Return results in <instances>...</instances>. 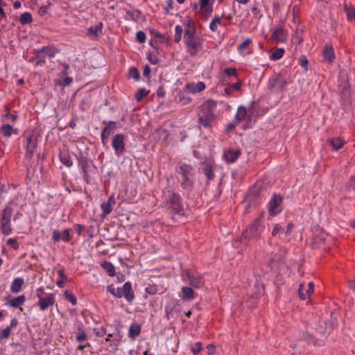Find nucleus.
I'll return each mask as SVG.
<instances>
[{
	"instance_id": "nucleus-1",
	"label": "nucleus",
	"mask_w": 355,
	"mask_h": 355,
	"mask_svg": "<svg viewBox=\"0 0 355 355\" xmlns=\"http://www.w3.org/2000/svg\"><path fill=\"white\" fill-rule=\"evenodd\" d=\"M216 107V101L208 99L205 101L198 110V123L204 128H211L215 120L216 116L214 111Z\"/></svg>"
},
{
	"instance_id": "nucleus-2",
	"label": "nucleus",
	"mask_w": 355,
	"mask_h": 355,
	"mask_svg": "<svg viewBox=\"0 0 355 355\" xmlns=\"http://www.w3.org/2000/svg\"><path fill=\"white\" fill-rule=\"evenodd\" d=\"M176 173L181 175L179 182L182 189L191 191L193 188V168L191 165L185 163L179 164L176 167Z\"/></svg>"
},
{
	"instance_id": "nucleus-3",
	"label": "nucleus",
	"mask_w": 355,
	"mask_h": 355,
	"mask_svg": "<svg viewBox=\"0 0 355 355\" xmlns=\"http://www.w3.org/2000/svg\"><path fill=\"white\" fill-rule=\"evenodd\" d=\"M164 207L172 214L184 215L182 198L178 193L171 192L168 194L164 202Z\"/></svg>"
},
{
	"instance_id": "nucleus-4",
	"label": "nucleus",
	"mask_w": 355,
	"mask_h": 355,
	"mask_svg": "<svg viewBox=\"0 0 355 355\" xmlns=\"http://www.w3.org/2000/svg\"><path fill=\"white\" fill-rule=\"evenodd\" d=\"M263 228V226L261 225L260 218H255L251 225L243 232L240 237V241L246 243L250 240L258 239Z\"/></svg>"
},
{
	"instance_id": "nucleus-5",
	"label": "nucleus",
	"mask_w": 355,
	"mask_h": 355,
	"mask_svg": "<svg viewBox=\"0 0 355 355\" xmlns=\"http://www.w3.org/2000/svg\"><path fill=\"white\" fill-rule=\"evenodd\" d=\"M287 85L286 74L283 73H275L268 80V88L274 93L282 92Z\"/></svg>"
},
{
	"instance_id": "nucleus-6",
	"label": "nucleus",
	"mask_w": 355,
	"mask_h": 355,
	"mask_svg": "<svg viewBox=\"0 0 355 355\" xmlns=\"http://www.w3.org/2000/svg\"><path fill=\"white\" fill-rule=\"evenodd\" d=\"M13 214V209L10 206H6L3 209L1 218V229L4 235H9L12 233L11 218Z\"/></svg>"
},
{
	"instance_id": "nucleus-7",
	"label": "nucleus",
	"mask_w": 355,
	"mask_h": 355,
	"mask_svg": "<svg viewBox=\"0 0 355 355\" xmlns=\"http://www.w3.org/2000/svg\"><path fill=\"white\" fill-rule=\"evenodd\" d=\"M78 167L80 168V170L83 174L84 180H85V182L87 184H89L90 183L89 171H91V168H92L91 161L89 160V159H88L87 157L81 154L78 157Z\"/></svg>"
},
{
	"instance_id": "nucleus-8",
	"label": "nucleus",
	"mask_w": 355,
	"mask_h": 355,
	"mask_svg": "<svg viewBox=\"0 0 355 355\" xmlns=\"http://www.w3.org/2000/svg\"><path fill=\"white\" fill-rule=\"evenodd\" d=\"M112 146L117 156L121 155L125 150V136L123 134H116L112 140Z\"/></svg>"
},
{
	"instance_id": "nucleus-9",
	"label": "nucleus",
	"mask_w": 355,
	"mask_h": 355,
	"mask_svg": "<svg viewBox=\"0 0 355 355\" xmlns=\"http://www.w3.org/2000/svg\"><path fill=\"white\" fill-rule=\"evenodd\" d=\"M184 42L191 56H195L201 49V39L199 37L189 39Z\"/></svg>"
},
{
	"instance_id": "nucleus-10",
	"label": "nucleus",
	"mask_w": 355,
	"mask_h": 355,
	"mask_svg": "<svg viewBox=\"0 0 355 355\" xmlns=\"http://www.w3.org/2000/svg\"><path fill=\"white\" fill-rule=\"evenodd\" d=\"M184 275L187 277L190 284L194 288H199L203 286L204 281L202 277L197 273H195L190 270H186Z\"/></svg>"
},
{
	"instance_id": "nucleus-11",
	"label": "nucleus",
	"mask_w": 355,
	"mask_h": 355,
	"mask_svg": "<svg viewBox=\"0 0 355 355\" xmlns=\"http://www.w3.org/2000/svg\"><path fill=\"white\" fill-rule=\"evenodd\" d=\"M26 157L31 159L34 153L35 149L37 147V138L34 135H31L26 137Z\"/></svg>"
},
{
	"instance_id": "nucleus-12",
	"label": "nucleus",
	"mask_w": 355,
	"mask_h": 355,
	"mask_svg": "<svg viewBox=\"0 0 355 355\" xmlns=\"http://www.w3.org/2000/svg\"><path fill=\"white\" fill-rule=\"evenodd\" d=\"M282 201V198L279 195H275L268 203V211L271 216H275L279 213L278 207Z\"/></svg>"
},
{
	"instance_id": "nucleus-13",
	"label": "nucleus",
	"mask_w": 355,
	"mask_h": 355,
	"mask_svg": "<svg viewBox=\"0 0 355 355\" xmlns=\"http://www.w3.org/2000/svg\"><path fill=\"white\" fill-rule=\"evenodd\" d=\"M287 37V33L281 26L276 27L272 33L271 38L277 42L283 43L286 42Z\"/></svg>"
},
{
	"instance_id": "nucleus-14",
	"label": "nucleus",
	"mask_w": 355,
	"mask_h": 355,
	"mask_svg": "<svg viewBox=\"0 0 355 355\" xmlns=\"http://www.w3.org/2000/svg\"><path fill=\"white\" fill-rule=\"evenodd\" d=\"M55 296L53 293L49 294V295L46 297H40V300L38 301V306L41 311H45L49 306H51L55 303Z\"/></svg>"
},
{
	"instance_id": "nucleus-15",
	"label": "nucleus",
	"mask_w": 355,
	"mask_h": 355,
	"mask_svg": "<svg viewBox=\"0 0 355 355\" xmlns=\"http://www.w3.org/2000/svg\"><path fill=\"white\" fill-rule=\"evenodd\" d=\"M237 71L235 68H226L223 71L222 81L223 84H230V81L237 78Z\"/></svg>"
},
{
	"instance_id": "nucleus-16",
	"label": "nucleus",
	"mask_w": 355,
	"mask_h": 355,
	"mask_svg": "<svg viewBox=\"0 0 355 355\" xmlns=\"http://www.w3.org/2000/svg\"><path fill=\"white\" fill-rule=\"evenodd\" d=\"M200 12L207 19L213 12V6L210 0H200Z\"/></svg>"
},
{
	"instance_id": "nucleus-17",
	"label": "nucleus",
	"mask_w": 355,
	"mask_h": 355,
	"mask_svg": "<svg viewBox=\"0 0 355 355\" xmlns=\"http://www.w3.org/2000/svg\"><path fill=\"white\" fill-rule=\"evenodd\" d=\"M121 292L128 302H131L134 300L135 294L130 282H127L124 284L123 288L121 289Z\"/></svg>"
},
{
	"instance_id": "nucleus-18",
	"label": "nucleus",
	"mask_w": 355,
	"mask_h": 355,
	"mask_svg": "<svg viewBox=\"0 0 355 355\" xmlns=\"http://www.w3.org/2000/svg\"><path fill=\"white\" fill-rule=\"evenodd\" d=\"M241 155V150L230 149L225 152L224 157L227 162L233 163Z\"/></svg>"
},
{
	"instance_id": "nucleus-19",
	"label": "nucleus",
	"mask_w": 355,
	"mask_h": 355,
	"mask_svg": "<svg viewBox=\"0 0 355 355\" xmlns=\"http://www.w3.org/2000/svg\"><path fill=\"white\" fill-rule=\"evenodd\" d=\"M0 132L5 137H10L12 134H18L17 129L8 123L3 124L0 128Z\"/></svg>"
},
{
	"instance_id": "nucleus-20",
	"label": "nucleus",
	"mask_w": 355,
	"mask_h": 355,
	"mask_svg": "<svg viewBox=\"0 0 355 355\" xmlns=\"http://www.w3.org/2000/svg\"><path fill=\"white\" fill-rule=\"evenodd\" d=\"M103 123L106 125L101 132L103 135L110 137L117 129V123L115 121L107 122L103 121Z\"/></svg>"
},
{
	"instance_id": "nucleus-21",
	"label": "nucleus",
	"mask_w": 355,
	"mask_h": 355,
	"mask_svg": "<svg viewBox=\"0 0 355 355\" xmlns=\"http://www.w3.org/2000/svg\"><path fill=\"white\" fill-rule=\"evenodd\" d=\"M313 283L309 282L308 284V288L306 289V294L304 293V285L301 284L300 285L298 293L299 297L301 300H305L308 297L313 293Z\"/></svg>"
},
{
	"instance_id": "nucleus-22",
	"label": "nucleus",
	"mask_w": 355,
	"mask_h": 355,
	"mask_svg": "<svg viewBox=\"0 0 355 355\" xmlns=\"http://www.w3.org/2000/svg\"><path fill=\"white\" fill-rule=\"evenodd\" d=\"M115 204L114 197L111 196L109 197L106 202L101 204V207L103 209V215L107 216L112 211V206Z\"/></svg>"
},
{
	"instance_id": "nucleus-23",
	"label": "nucleus",
	"mask_w": 355,
	"mask_h": 355,
	"mask_svg": "<svg viewBox=\"0 0 355 355\" xmlns=\"http://www.w3.org/2000/svg\"><path fill=\"white\" fill-rule=\"evenodd\" d=\"M324 59L332 62L335 59L334 50L331 45H326L322 51Z\"/></svg>"
},
{
	"instance_id": "nucleus-24",
	"label": "nucleus",
	"mask_w": 355,
	"mask_h": 355,
	"mask_svg": "<svg viewBox=\"0 0 355 355\" xmlns=\"http://www.w3.org/2000/svg\"><path fill=\"white\" fill-rule=\"evenodd\" d=\"M248 116L249 115L248 114L246 107L243 105L239 106L235 119L239 122L246 120L247 123H248Z\"/></svg>"
},
{
	"instance_id": "nucleus-25",
	"label": "nucleus",
	"mask_w": 355,
	"mask_h": 355,
	"mask_svg": "<svg viewBox=\"0 0 355 355\" xmlns=\"http://www.w3.org/2000/svg\"><path fill=\"white\" fill-rule=\"evenodd\" d=\"M24 279H22L21 277H17V278L14 279V280L11 284V286H10L11 292L12 293H19L21 291V287L24 285Z\"/></svg>"
},
{
	"instance_id": "nucleus-26",
	"label": "nucleus",
	"mask_w": 355,
	"mask_h": 355,
	"mask_svg": "<svg viewBox=\"0 0 355 355\" xmlns=\"http://www.w3.org/2000/svg\"><path fill=\"white\" fill-rule=\"evenodd\" d=\"M187 88L193 93L200 92L205 89V84L203 82H198L197 83H188Z\"/></svg>"
},
{
	"instance_id": "nucleus-27",
	"label": "nucleus",
	"mask_w": 355,
	"mask_h": 355,
	"mask_svg": "<svg viewBox=\"0 0 355 355\" xmlns=\"http://www.w3.org/2000/svg\"><path fill=\"white\" fill-rule=\"evenodd\" d=\"M103 24L101 21L98 22L95 26H91L87 29V35H94L98 37L102 33Z\"/></svg>"
},
{
	"instance_id": "nucleus-28",
	"label": "nucleus",
	"mask_w": 355,
	"mask_h": 355,
	"mask_svg": "<svg viewBox=\"0 0 355 355\" xmlns=\"http://www.w3.org/2000/svg\"><path fill=\"white\" fill-rule=\"evenodd\" d=\"M182 299L184 300H191L194 299L195 297V292L191 288L188 286H184L182 288Z\"/></svg>"
},
{
	"instance_id": "nucleus-29",
	"label": "nucleus",
	"mask_w": 355,
	"mask_h": 355,
	"mask_svg": "<svg viewBox=\"0 0 355 355\" xmlns=\"http://www.w3.org/2000/svg\"><path fill=\"white\" fill-rule=\"evenodd\" d=\"M26 301V297L22 295L18 297H14L10 300L8 302L9 305L13 308H18L19 306L24 304Z\"/></svg>"
},
{
	"instance_id": "nucleus-30",
	"label": "nucleus",
	"mask_w": 355,
	"mask_h": 355,
	"mask_svg": "<svg viewBox=\"0 0 355 355\" xmlns=\"http://www.w3.org/2000/svg\"><path fill=\"white\" fill-rule=\"evenodd\" d=\"M59 157L60 162L67 167L73 166V161L67 152H60Z\"/></svg>"
},
{
	"instance_id": "nucleus-31",
	"label": "nucleus",
	"mask_w": 355,
	"mask_h": 355,
	"mask_svg": "<svg viewBox=\"0 0 355 355\" xmlns=\"http://www.w3.org/2000/svg\"><path fill=\"white\" fill-rule=\"evenodd\" d=\"M150 34L155 39H157L159 43L168 42V37H166L164 34L159 33L157 30L154 28L150 30Z\"/></svg>"
},
{
	"instance_id": "nucleus-32",
	"label": "nucleus",
	"mask_w": 355,
	"mask_h": 355,
	"mask_svg": "<svg viewBox=\"0 0 355 355\" xmlns=\"http://www.w3.org/2000/svg\"><path fill=\"white\" fill-rule=\"evenodd\" d=\"M101 266L107 272L109 276L114 277L116 275L115 268L111 262L107 261H103Z\"/></svg>"
},
{
	"instance_id": "nucleus-33",
	"label": "nucleus",
	"mask_w": 355,
	"mask_h": 355,
	"mask_svg": "<svg viewBox=\"0 0 355 355\" xmlns=\"http://www.w3.org/2000/svg\"><path fill=\"white\" fill-rule=\"evenodd\" d=\"M330 145L332 146V148L335 150H338L344 146V141L340 139V138H332L329 140Z\"/></svg>"
},
{
	"instance_id": "nucleus-34",
	"label": "nucleus",
	"mask_w": 355,
	"mask_h": 355,
	"mask_svg": "<svg viewBox=\"0 0 355 355\" xmlns=\"http://www.w3.org/2000/svg\"><path fill=\"white\" fill-rule=\"evenodd\" d=\"M141 15V12L139 10L134 11L128 10L126 11V17L128 19H131L135 21H137Z\"/></svg>"
},
{
	"instance_id": "nucleus-35",
	"label": "nucleus",
	"mask_w": 355,
	"mask_h": 355,
	"mask_svg": "<svg viewBox=\"0 0 355 355\" xmlns=\"http://www.w3.org/2000/svg\"><path fill=\"white\" fill-rule=\"evenodd\" d=\"M202 171L208 180H211L214 178L215 175L214 171L212 169V167L209 164H205Z\"/></svg>"
},
{
	"instance_id": "nucleus-36",
	"label": "nucleus",
	"mask_w": 355,
	"mask_h": 355,
	"mask_svg": "<svg viewBox=\"0 0 355 355\" xmlns=\"http://www.w3.org/2000/svg\"><path fill=\"white\" fill-rule=\"evenodd\" d=\"M141 332V327L138 324H132L129 328V336L135 338L139 336Z\"/></svg>"
},
{
	"instance_id": "nucleus-37",
	"label": "nucleus",
	"mask_w": 355,
	"mask_h": 355,
	"mask_svg": "<svg viewBox=\"0 0 355 355\" xmlns=\"http://www.w3.org/2000/svg\"><path fill=\"white\" fill-rule=\"evenodd\" d=\"M107 291L116 297L121 298L123 297V293L121 292V289L119 288H115L112 284L107 286Z\"/></svg>"
},
{
	"instance_id": "nucleus-38",
	"label": "nucleus",
	"mask_w": 355,
	"mask_h": 355,
	"mask_svg": "<svg viewBox=\"0 0 355 355\" xmlns=\"http://www.w3.org/2000/svg\"><path fill=\"white\" fill-rule=\"evenodd\" d=\"M19 21L23 25L31 24L33 21L32 15L28 12H25L21 15Z\"/></svg>"
},
{
	"instance_id": "nucleus-39",
	"label": "nucleus",
	"mask_w": 355,
	"mask_h": 355,
	"mask_svg": "<svg viewBox=\"0 0 355 355\" xmlns=\"http://www.w3.org/2000/svg\"><path fill=\"white\" fill-rule=\"evenodd\" d=\"M196 30L194 28L190 26V21L188 22V28L186 30L184 35V41L188 40L189 39L196 37H195Z\"/></svg>"
},
{
	"instance_id": "nucleus-40",
	"label": "nucleus",
	"mask_w": 355,
	"mask_h": 355,
	"mask_svg": "<svg viewBox=\"0 0 355 355\" xmlns=\"http://www.w3.org/2000/svg\"><path fill=\"white\" fill-rule=\"evenodd\" d=\"M284 53V49L283 48L277 49L270 55V58L272 60H278L282 58Z\"/></svg>"
},
{
	"instance_id": "nucleus-41",
	"label": "nucleus",
	"mask_w": 355,
	"mask_h": 355,
	"mask_svg": "<svg viewBox=\"0 0 355 355\" xmlns=\"http://www.w3.org/2000/svg\"><path fill=\"white\" fill-rule=\"evenodd\" d=\"M149 93V91L146 90L145 88H140L138 89L137 93L135 94V99L137 101H142Z\"/></svg>"
},
{
	"instance_id": "nucleus-42",
	"label": "nucleus",
	"mask_w": 355,
	"mask_h": 355,
	"mask_svg": "<svg viewBox=\"0 0 355 355\" xmlns=\"http://www.w3.org/2000/svg\"><path fill=\"white\" fill-rule=\"evenodd\" d=\"M40 50L45 55V57L49 56L50 58H53L56 52L54 48L49 46H44Z\"/></svg>"
},
{
	"instance_id": "nucleus-43",
	"label": "nucleus",
	"mask_w": 355,
	"mask_h": 355,
	"mask_svg": "<svg viewBox=\"0 0 355 355\" xmlns=\"http://www.w3.org/2000/svg\"><path fill=\"white\" fill-rule=\"evenodd\" d=\"M252 44V40L250 38L245 39L239 46L238 50L241 53H244L245 50Z\"/></svg>"
},
{
	"instance_id": "nucleus-44",
	"label": "nucleus",
	"mask_w": 355,
	"mask_h": 355,
	"mask_svg": "<svg viewBox=\"0 0 355 355\" xmlns=\"http://www.w3.org/2000/svg\"><path fill=\"white\" fill-rule=\"evenodd\" d=\"M46 61V57L45 55L41 51L40 49H39L37 51V56H36V65H42L45 63Z\"/></svg>"
},
{
	"instance_id": "nucleus-45",
	"label": "nucleus",
	"mask_w": 355,
	"mask_h": 355,
	"mask_svg": "<svg viewBox=\"0 0 355 355\" xmlns=\"http://www.w3.org/2000/svg\"><path fill=\"white\" fill-rule=\"evenodd\" d=\"M220 23H221V17L216 16L214 18H213V19L211 20V22L209 25L210 29L214 32L217 31V29H218L217 24H220Z\"/></svg>"
},
{
	"instance_id": "nucleus-46",
	"label": "nucleus",
	"mask_w": 355,
	"mask_h": 355,
	"mask_svg": "<svg viewBox=\"0 0 355 355\" xmlns=\"http://www.w3.org/2000/svg\"><path fill=\"white\" fill-rule=\"evenodd\" d=\"M129 76L135 80H139L140 78L139 71L134 67H130L129 69Z\"/></svg>"
},
{
	"instance_id": "nucleus-47",
	"label": "nucleus",
	"mask_w": 355,
	"mask_h": 355,
	"mask_svg": "<svg viewBox=\"0 0 355 355\" xmlns=\"http://www.w3.org/2000/svg\"><path fill=\"white\" fill-rule=\"evenodd\" d=\"M64 297L66 300L70 302L73 305H76L77 299L72 293L69 292V291H65Z\"/></svg>"
},
{
	"instance_id": "nucleus-48",
	"label": "nucleus",
	"mask_w": 355,
	"mask_h": 355,
	"mask_svg": "<svg viewBox=\"0 0 355 355\" xmlns=\"http://www.w3.org/2000/svg\"><path fill=\"white\" fill-rule=\"evenodd\" d=\"M175 34L174 42L175 43H178L182 38V28L181 26L177 25L175 28Z\"/></svg>"
},
{
	"instance_id": "nucleus-49",
	"label": "nucleus",
	"mask_w": 355,
	"mask_h": 355,
	"mask_svg": "<svg viewBox=\"0 0 355 355\" xmlns=\"http://www.w3.org/2000/svg\"><path fill=\"white\" fill-rule=\"evenodd\" d=\"M145 291L149 295H155L159 291V289L155 284H148Z\"/></svg>"
},
{
	"instance_id": "nucleus-50",
	"label": "nucleus",
	"mask_w": 355,
	"mask_h": 355,
	"mask_svg": "<svg viewBox=\"0 0 355 355\" xmlns=\"http://www.w3.org/2000/svg\"><path fill=\"white\" fill-rule=\"evenodd\" d=\"M345 10L348 20L352 21L355 19V10L353 8H347L345 5Z\"/></svg>"
},
{
	"instance_id": "nucleus-51",
	"label": "nucleus",
	"mask_w": 355,
	"mask_h": 355,
	"mask_svg": "<svg viewBox=\"0 0 355 355\" xmlns=\"http://www.w3.org/2000/svg\"><path fill=\"white\" fill-rule=\"evenodd\" d=\"M254 104H255V103L254 101H252L251 103V105L249 106L248 109H247L248 114L249 115V116H248V124L251 123L252 119V116L254 115V112H255V110H254Z\"/></svg>"
},
{
	"instance_id": "nucleus-52",
	"label": "nucleus",
	"mask_w": 355,
	"mask_h": 355,
	"mask_svg": "<svg viewBox=\"0 0 355 355\" xmlns=\"http://www.w3.org/2000/svg\"><path fill=\"white\" fill-rule=\"evenodd\" d=\"M136 39L138 42L144 43L146 39L145 33L142 31H138L136 34Z\"/></svg>"
},
{
	"instance_id": "nucleus-53",
	"label": "nucleus",
	"mask_w": 355,
	"mask_h": 355,
	"mask_svg": "<svg viewBox=\"0 0 355 355\" xmlns=\"http://www.w3.org/2000/svg\"><path fill=\"white\" fill-rule=\"evenodd\" d=\"M11 334V330L9 327H6L3 330H1L0 340H4L8 338Z\"/></svg>"
},
{
	"instance_id": "nucleus-54",
	"label": "nucleus",
	"mask_w": 355,
	"mask_h": 355,
	"mask_svg": "<svg viewBox=\"0 0 355 355\" xmlns=\"http://www.w3.org/2000/svg\"><path fill=\"white\" fill-rule=\"evenodd\" d=\"M87 336L86 333L84 331H82L80 334H78L76 336V339L77 342L82 343V342L85 341V340H87Z\"/></svg>"
},
{
	"instance_id": "nucleus-55",
	"label": "nucleus",
	"mask_w": 355,
	"mask_h": 355,
	"mask_svg": "<svg viewBox=\"0 0 355 355\" xmlns=\"http://www.w3.org/2000/svg\"><path fill=\"white\" fill-rule=\"evenodd\" d=\"M7 244L11 245L15 250H18L19 248V245L15 239H9L7 241Z\"/></svg>"
},
{
	"instance_id": "nucleus-56",
	"label": "nucleus",
	"mask_w": 355,
	"mask_h": 355,
	"mask_svg": "<svg viewBox=\"0 0 355 355\" xmlns=\"http://www.w3.org/2000/svg\"><path fill=\"white\" fill-rule=\"evenodd\" d=\"M303 31L300 30V33H302ZM300 31L297 30L295 32V35L293 37V42L300 44L302 41V37L299 35Z\"/></svg>"
},
{
	"instance_id": "nucleus-57",
	"label": "nucleus",
	"mask_w": 355,
	"mask_h": 355,
	"mask_svg": "<svg viewBox=\"0 0 355 355\" xmlns=\"http://www.w3.org/2000/svg\"><path fill=\"white\" fill-rule=\"evenodd\" d=\"M202 349V344L200 342H197L195 343L194 347L192 348L191 351L194 355H197Z\"/></svg>"
},
{
	"instance_id": "nucleus-58",
	"label": "nucleus",
	"mask_w": 355,
	"mask_h": 355,
	"mask_svg": "<svg viewBox=\"0 0 355 355\" xmlns=\"http://www.w3.org/2000/svg\"><path fill=\"white\" fill-rule=\"evenodd\" d=\"M94 331L96 336L102 337L107 334L106 329L101 327V329H94Z\"/></svg>"
},
{
	"instance_id": "nucleus-59",
	"label": "nucleus",
	"mask_w": 355,
	"mask_h": 355,
	"mask_svg": "<svg viewBox=\"0 0 355 355\" xmlns=\"http://www.w3.org/2000/svg\"><path fill=\"white\" fill-rule=\"evenodd\" d=\"M3 117L7 119L8 120H11L12 121H15L18 119V115L16 114H10L9 111L8 113H5Z\"/></svg>"
},
{
	"instance_id": "nucleus-60",
	"label": "nucleus",
	"mask_w": 355,
	"mask_h": 355,
	"mask_svg": "<svg viewBox=\"0 0 355 355\" xmlns=\"http://www.w3.org/2000/svg\"><path fill=\"white\" fill-rule=\"evenodd\" d=\"M62 239L64 241H67V242L71 241V235H70V230L66 229V230H64Z\"/></svg>"
},
{
	"instance_id": "nucleus-61",
	"label": "nucleus",
	"mask_w": 355,
	"mask_h": 355,
	"mask_svg": "<svg viewBox=\"0 0 355 355\" xmlns=\"http://www.w3.org/2000/svg\"><path fill=\"white\" fill-rule=\"evenodd\" d=\"M242 83L241 81H238L235 83H232L230 85L231 89H234L236 91H239L241 89Z\"/></svg>"
},
{
	"instance_id": "nucleus-62",
	"label": "nucleus",
	"mask_w": 355,
	"mask_h": 355,
	"mask_svg": "<svg viewBox=\"0 0 355 355\" xmlns=\"http://www.w3.org/2000/svg\"><path fill=\"white\" fill-rule=\"evenodd\" d=\"M282 230V226H281L280 225H279V224H277V225L275 226V227H274V229H273V230H272V235L273 236H277V234H278L279 232H280Z\"/></svg>"
},
{
	"instance_id": "nucleus-63",
	"label": "nucleus",
	"mask_w": 355,
	"mask_h": 355,
	"mask_svg": "<svg viewBox=\"0 0 355 355\" xmlns=\"http://www.w3.org/2000/svg\"><path fill=\"white\" fill-rule=\"evenodd\" d=\"M60 236H61V234H60V232L58 230H54L53 232V237H52V239H53V240L55 242H57V241H60Z\"/></svg>"
},
{
	"instance_id": "nucleus-64",
	"label": "nucleus",
	"mask_w": 355,
	"mask_h": 355,
	"mask_svg": "<svg viewBox=\"0 0 355 355\" xmlns=\"http://www.w3.org/2000/svg\"><path fill=\"white\" fill-rule=\"evenodd\" d=\"M348 187L350 189H355V174L350 178L348 182Z\"/></svg>"
}]
</instances>
